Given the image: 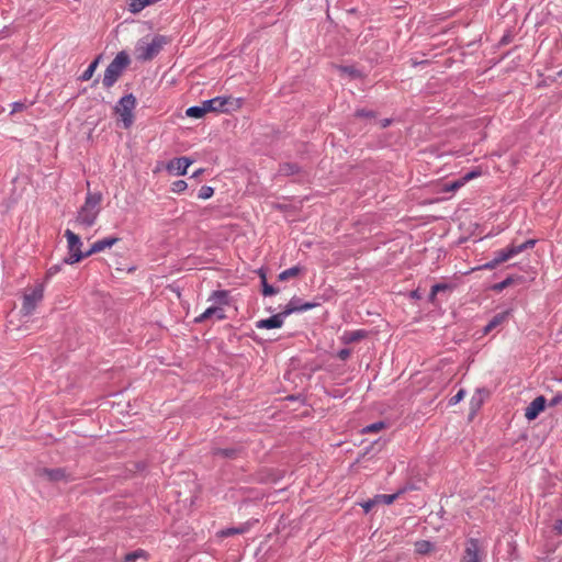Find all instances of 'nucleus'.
I'll use <instances>...</instances> for the list:
<instances>
[{"label":"nucleus","instance_id":"1","mask_svg":"<svg viewBox=\"0 0 562 562\" xmlns=\"http://www.w3.org/2000/svg\"><path fill=\"white\" fill-rule=\"evenodd\" d=\"M130 64L131 58L125 50L117 53L114 59L108 65L104 71V76L102 79L103 87L106 89L113 87Z\"/></svg>","mask_w":562,"mask_h":562},{"label":"nucleus","instance_id":"2","mask_svg":"<svg viewBox=\"0 0 562 562\" xmlns=\"http://www.w3.org/2000/svg\"><path fill=\"white\" fill-rule=\"evenodd\" d=\"M206 113H228L240 109L243 99L233 97H215L203 101Z\"/></svg>","mask_w":562,"mask_h":562},{"label":"nucleus","instance_id":"3","mask_svg":"<svg viewBox=\"0 0 562 562\" xmlns=\"http://www.w3.org/2000/svg\"><path fill=\"white\" fill-rule=\"evenodd\" d=\"M136 106V98L133 93L122 97L114 106V113L121 119L125 130L130 128L134 123V109Z\"/></svg>","mask_w":562,"mask_h":562},{"label":"nucleus","instance_id":"4","mask_svg":"<svg viewBox=\"0 0 562 562\" xmlns=\"http://www.w3.org/2000/svg\"><path fill=\"white\" fill-rule=\"evenodd\" d=\"M67 239L68 256L63 259V263L75 265L83 259L82 241L80 237L70 229L65 231Z\"/></svg>","mask_w":562,"mask_h":562},{"label":"nucleus","instance_id":"5","mask_svg":"<svg viewBox=\"0 0 562 562\" xmlns=\"http://www.w3.org/2000/svg\"><path fill=\"white\" fill-rule=\"evenodd\" d=\"M166 43L165 36L156 35L150 43L138 44L136 47L137 59L143 61L151 60L160 53Z\"/></svg>","mask_w":562,"mask_h":562},{"label":"nucleus","instance_id":"6","mask_svg":"<svg viewBox=\"0 0 562 562\" xmlns=\"http://www.w3.org/2000/svg\"><path fill=\"white\" fill-rule=\"evenodd\" d=\"M35 473L50 483H68L74 480L71 473L65 468H37Z\"/></svg>","mask_w":562,"mask_h":562},{"label":"nucleus","instance_id":"7","mask_svg":"<svg viewBox=\"0 0 562 562\" xmlns=\"http://www.w3.org/2000/svg\"><path fill=\"white\" fill-rule=\"evenodd\" d=\"M43 286L38 285L35 286L31 293L24 295L21 310L23 315L27 316L34 312L36 304L43 299Z\"/></svg>","mask_w":562,"mask_h":562},{"label":"nucleus","instance_id":"8","mask_svg":"<svg viewBox=\"0 0 562 562\" xmlns=\"http://www.w3.org/2000/svg\"><path fill=\"white\" fill-rule=\"evenodd\" d=\"M319 301H313V302H303L302 299L297 296H293L290 302L285 305L283 313H286V317L291 315L292 313L296 312H304L307 310H312L316 306H319Z\"/></svg>","mask_w":562,"mask_h":562},{"label":"nucleus","instance_id":"9","mask_svg":"<svg viewBox=\"0 0 562 562\" xmlns=\"http://www.w3.org/2000/svg\"><path fill=\"white\" fill-rule=\"evenodd\" d=\"M547 400L543 395L537 396L526 408L525 417L528 420L536 419L544 411Z\"/></svg>","mask_w":562,"mask_h":562},{"label":"nucleus","instance_id":"10","mask_svg":"<svg viewBox=\"0 0 562 562\" xmlns=\"http://www.w3.org/2000/svg\"><path fill=\"white\" fill-rule=\"evenodd\" d=\"M285 317H286V313H283L281 311L280 313L274 314L268 318L258 321L256 323V327L265 328V329L280 328L283 325Z\"/></svg>","mask_w":562,"mask_h":562},{"label":"nucleus","instance_id":"11","mask_svg":"<svg viewBox=\"0 0 562 562\" xmlns=\"http://www.w3.org/2000/svg\"><path fill=\"white\" fill-rule=\"evenodd\" d=\"M191 164L192 160L188 157L173 158L167 164V170L169 172H176L178 176H184Z\"/></svg>","mask_w":562,"mask_h":562},{"label":"nucleus","instance_id":"12","mask_svg":"<svg viewBox=\"0 0 562 562\" xmlns=\"http://www.w3.org/2000/svg\"><path fill=\"white\" fill-rule=\"evenodd\" d=\"M99 214L81 206L76 216V223L83 227H91L94 225Z\"/></svg>","mask_w":562,"mask_h":562},{"label":"nucleus","instance_id":"13","mask_svg":"<svg viewBox=\"0 0 562 562\" xmlns=\"http://www.w3.org/2000/svg\"><path fill=\"white\" fill-rule=\"evenodd\" d=\"M510 258H513V255H512L509 247H507L505 249H501L495 252V257L491 261L482 265L479 269L492 270V269L496 268L498 265H501L502 262L509 260Z\"/></svg>","mask_w":562,"mask_h":562},{"label":"nucleus","instance_id":"14","mask_svg":"<svg viewBox=\"0 0 562 562\" xmlns=\"http://www.w3.org/2000/svg\"><path fill=\"white\" fill-rule=\"evenodd\" d=\"M480 546L479 540L471 538L467 542L464 550L463 562H480Z\"/></svg>","mask_w":562,"mask_h":562},{"label":"nucleus","instance_id":"15","mask_svg":"<svg viewBox=\"0 0 562 562\" xmlns=\"http://www.w3.org/2000/svg\"><path fill=\"white\" fill-rule=\"evenodd\" d=\"M244 452V448L241 446L229 447V448H214L212 450L213 456H220L225 459H237Z\"/></svg>","mask_w":562,"mask_h":562},{"label":"nucleus","instance_id":"16","mask_svg":"<svg viewBox=\"0 0 562 562\" xmlns=\"http://www.w3.org/2000/svg\"><path fill=\"white\" fill-rule=\"evenodd\" d=\"M101 202H102V193L101 192H88L82 206L90 211H94L95 213L99 214L101 211V207H100Z\"/></svg>","mask_w":562,"mask_h":562},{"label":"nucleus","instance_id":"17","mask_svg":"<svg viewBox=\"0 0 562 562\" xmlns=\"http://www.w3.org/2000/svg\"><path fill=\"white\" fill-rule=\"evenodd\" d=\"M510 312L504 311L501 312L492 317V319L486 324V326L483 328V335L490 334L492 330L501 326L504 322L507 321Z\"/></svg>","mask_w":562,"mask_h":562},{"label":"nucleus","instance_id":"18","mask_svg":"<svg viewBox=\"0 0 562 562\" xmlns=\"http://www.w3.org/2000/svg\"><path fill=\"white\" fill-rule=\"evenodd\" d=\"M212 316H216L217 319H225L226 315L224 314L223 308L218 306H211L206 308L200 316H198L194 322L203 323Z\"/></svg>","mask_w":562,"mask_h":562},{"label":"nucleus","instance_id":"19","mask_svg":"<svg viewBox=\"0 0 562 562\" xmlns=\"http://www.w3.org/2000/svg\"><path fill=\"white\" fill-rule=\"evenodd\" d=\"M367 337V331L363 329L352 330V331H345L341 336V341L345 345L352 344L356 341H359Z\"/></svg>","mask_w":562,"mask_h":562},{"label":"nucleus","instance_id":"20","mask_svg":"<svg viewBox=\"0 0 562 562\" xmlns=\"http://www.w3.org/2000/svg\"><path fill=\"white\" fill-rule=\"evenodd\" d=\"M301 172V167L296 162L280 164L278 173L280 176L289 177Z\"/></svg>","mask_w":562,"mask_h":562},{"label":"nucleus","instance_id":"21","mask_svg":"<svg viewBox=\"0 0 562 562\" xmlns=\"http://www.w3.org/2000/svg\"><path fill=\"white\" fill-rule=\"evenodd\" d=\"M119 240L120 238L114 236L97 240L95 243L92 244V250L98 252L103 251L105 248H110L113 245H115Z\"/></svg>","mask_w":562,"mask_h":562},{"label":"nucleus","instance_id":"22","mask_svg":"<svg viewBox=\"0 0 562 562\" xmlns=\"http://www.w3.org/2000/svg\"><path fill=\"white\" fill-rule=\"evenodd\" d=\"M102 59V55L97 56L88 66V68L79 76L80 81H88L93 77V74Z\"/></svg>","mask_w":562,"mask_h":562},{"label":"nucleus","instance_id":"23","mask_svg":"<svg viewBox=\"0 0 562 562\" xmlns=\"http://www.w3.org/2000/svg\"><path fill=\"white\" fill-rule=\"evenodd\" d=\"M435 550V543L428 540H419L415 542V552L420 555L429 554Z\"/></svg>","mask_w":562,"mask_h":562},{"label":"nucleus","instance_id":"24","mask_svg":"<svg viewBox=\"0 0 562 562\" xmlns=\"http://www.w3.org/2000/svg\"><path fill=\"white\" fill-rule=\"evenodd\" d=\"M248 530H249V524H244L239 527H231V528L223 529L218 532V536L222 538H225V537H231V536H235V535H243V533L247 532Z\"/></svg>","mask_w":562,"mask_h":562},{"label":"nucleus","instance_id":"25","mask_svg":"<svg viewBox=\"0 0 562 562\" xmlns=\"http://www.w3.org/2000/svg\"><path fill=\"white\" fill-rule=\"evenodd\" d=\"M209 301H212L220 305H227L228 304V291H226V290L214 291L210 295Z\"/></svg>","mask_w":562,"mask_h":562},{"label":"nucleus","instance_id":"26","mask_svg":"<svg viewBox=\"0 0 562 562\" xmlns=\"http://www.w3.org/2000/svg\"><path fill=\"white\" fill-rule=\"evenodd\" d=\"M303 268L301 266H294V267H291L284 271H282L279 276H278V279L279 281H286L289 280L290 278H294V277H297L299 274H301L303 272Z\"/></svg>","mask_w":562,"mask_h":562},{"label":"nucleus","instance_id":"27","mask_svg":"<svg viewBox=\"0 0 562 562\" xmlns=\"http://www.w3.org/2000/svg\"><path fill=\"white\" fill-rule=\"evenodd\" d=\"M520 279H521V277L508 276L502 282L493 284L491 289L495 292H502L503 290H505L506 288L514 284L517 280H520Z\"/></svg>","mask_w":562,"mask_h":562},{"label":"nucleus","instance_id":"28","mask_svg":"<svg viewBox=\"0 0 562 562\" xmlns=\"http://www.w3.org/2000/svg\"><path fill=\"white\" fill-rule=\"evenodd\" d=\"M186 114L189 117H193V119H201V117H203L206 114V111H205L203 102L201 103V105L190 106L187 110Z\"/></svg>","mask_w":562,"mask_h":562},{"label":"nucleus","instance_id":"29","mask_svg":"<svg viewBox=\"0 0 562 562\" xmlns=\"http://www.w3.org/2000/svg\"><path fill=\"white\" fill-rule=\"evenodd\" d=\"M402 494V491H397L394 494H379L375 495L374 498L376 501V504L383 503L385 505L392 504L400 495Z\"/></svg>","mask_w":562,"mask_h":562},{"label":"nucleus","instance_id":"30","mask_svg":"<svg viewBox=\"0 0 562 562\" xmlns=\"http://www.w3.org/2000/svg\"><path fill=\"white\" fill-rule=\"evenodd\" d=\"M261 286H262V295L263 296H271V295H274L277 294L279 291L278 289H276L273 285L269 284L267 282V277H266V273H262V282H261Z\"/></svg>","mask_w":562,"mask_h":562},{"label":"nucleus","instance_id":"31","mask_svg":"<svg viewBox=\"0 0 562 562\" xmlns=\"http://www.w3.org/2000/svg\"><path fill=\"white\" fill-rule=\"evenodd\" d=\"M214 194V189L210 186H202L199 190L198 198L202 200L210 199Z\"/></svg>","mask_w":562,"mask_h":562},{"label":"nucleus","instance_id":"32","mask_svg":"<svg viewBox=\"0 0 562 562\" xmlns=\"http://www.w3.org/2000/svg\"><path fill=\"white\" fill-rule=\"evenodd\" d=\"M463 184H464V182L461 178V179L452 181L450 183H446L443 191L445 192H453V191L458 190L459 188H461Z\"/></svg>","mask_w":562,"mask_h":562},{"label":"nucleus","instance_id":"33","mask_svg":"<svg viewBox=\"0 0 562 562\" xmlns=\"http://www.w3.org/2000/svg\"><path fill=\"white\" fill-rule=\"evenodd\" d=\"M355 116L356 117H363V119H373L375 117V112L372 111V110H367V109H358L356 112H355Z\"/></svg>","mask_w":562,"mask_h":562},{"label":"nucleus","instance_id":"34","mask_svg":"<svg viewBox=\"0 0 562 562\" xmlns=\"http://www.w3.org/2000/svg\"><path fill=\"white\" fill-rule=\"evenodd\" d=\"M188 188V183L184 180H177L171 186V191L175 193H181Z\"/></svg>","mask_w":562,"mask_h":562},{"label":"nucleus","instance_id":"35","mask_svg":"<svg viewBox=\"0 0 562 562\" xmlns=\"http://www.w3.org/2000/svg\"><path fill=\"white\" fill-rule=\"evenodd\" d=\"M385 427V423L376 422L363 428V432H376Z\"/></svg>","mask_w":562,"mask_h":562},{"label":"nucleus","instance_id":"36","mask_svg":"<svg viewBox=\"0 0 562 562\" xmlns=\"http://www.w3.org/2000/svg\"><path fill=\"white\" fill-rule=\"evenodd\" d=\"M145 552L143 550H135L133 552L127 553L124 557L125 562H135L139 557L144 555Z\"/></svg>","mask_w":562,"mask_h":562},{"label":"nucleus","instance_id":"37","mask_svg":"<svg viewBox=\"0 0 562 562\" xmlns=\"http://www.w3.org/2000/svg\"><path fill=\"white\" fill-rule=\"evenodd\" d=\"M64 265L65 263H63V261H61L60 263L54 265L50 268H48V270L46 272V278L48 279V278H52L53 276L57 274L61 270Z\"/></svg>","mask_w":562,"mask_h":562},{"label":"nucleus","instance_id":"38","mask_svg":"<svg viewBox=\"0 0 562 562\" xmlns=\"http://www.w3.org/2000/svg\"><path fill=\"white\" fill-rule=\"evenodd\" d=\"M464 395L465 391L463 389L459 390L458 393L449 400V405L458 404L460 401L463 400Z\"/></svg>","mask_w":562,"mask_h":562},{"label":"nucleus","instance_id":"39","mask_svg":"<svg viewBox=\"0 0 562 562\" xmlns=\"http://www.w3.org/2000/svg\"><path fill=\"white\" fill-rule=\"evenodd\" d=\"M340 69L353 78L360 77V71L352 66H344Z\"/></svg>","mask_w":562,"mask_h":562},{"label":"nucleus","instance_id":"40","mask_svg":"<svg viewBox=\"0 0 562 562\" xmlns=\"http://www.w3.org/2000/svg\"><path fill=\"white\" fill-rule=\"evenodd\" d=\"M508 247H509V249L512 251L513 257L518 255V254H520V252H522V251H525V250H527V248L525 247L524 243L520 244V245L512 244Z\"/></svg>","mask_w":562,"mask_h":562},{"label":"nucleus","instance_id":"41","mask_svg":"<svg viewBox=\"0 0 562 562\" xmlns=\"http://www.w3.org/2000/svg\"><path fill=\"white\" fill-rule=\"evenodd\" d=\"M351 355V349L342 348L338 351L337 358L341 361H346Z\"/></svg>","mask_w":562,"mask_h":562},{"label":"nucleus","instance_id":"42","mask_svg":"<svg viewBox=\"0 0 562 562\" xmlns=\"http://www.w3.org/2000/svg\"><path fill=\"white\" fill-rule=\"evenodd\" d=\"M431 288L434 289V292L438 293L451 289V285L448 283H436Z\"/></svg>","mask_w":562,"mask_h":562},{"label":"nucleus","instance_id":"43","mask_svg":"<svg viewBox=\"0 0 562 562\" xmlns=\"http://www.w3.org/2000/svg\"><path fill=\"white\" fill-rule=\"evenodd\" d=\"M481 175V171L480 170H472L470 172H468L465 176L462 177V180L463 182L465 183L467 181L477 177Z\"/></svg>","mask_w":562,"mask_h":562},{"label":"nucleus","instance_id":"44","mask_svg":"<svg viewBox=\"0 0 562 562\" xmlns=\"http://www.w3.org/2000/svg\"><path fill=\"white\" fill-rule=\"evenodd\" d=\"M374 505H376V501H375V498H372V499H369L368 502L363 503L362 507L366 513H369L373 508Z\"/></svg>","mask_w":562,"mask_h":562},{"label":"nucleus","instance_id":"45","mask_svg":"<svg viewBox=\"0 0 562 562\" xmlns=\"http://www.w3.org/2000/svg\"><path fill=\"white\" fill-rule=\"evenodd\" d=\"M25 109V104L22 102H14L12 103V111L11 114L23 111Z\"/></svg>","mask_w":562,"mask_h":562},{"label":"nucleus","instance_id":"46","mask_svg":"<svg viewBox=\"0 0 562 562\" xmlns=\"http://www.w3.org/2000/svg\"><path fill=\"white\" fill-rule=\"evenodd\" d=\"M562 403V393H558L557 395H554L550 402H549V406H555L558 404Z\"/></svg>","mask_w":562,"mask_h":562},{"label":"nucleus","instance_id":"47","mask_svg":"<svg viewBox=\"0 0 562 562\" xmlns=\"http://www.w3.org/2000/svg\"><path fill=\"white\" fill-rule=\"evenodd\" d=\"M553 530L558 533V535H562V519H558L554 525H553Z\"/></svg>","mask_w":562,"mask_h":562},{"label":"nucleus","instance_id":"48","mask_svg":"<svg viewBox=\"0 0 562 562\" xmlns=\"http://www.w3.org/2000/svg\"><path fill=\"white\" fill-rule=\"evenodd\" d=\"M536 243H537V239H528L524 244L527 249H531L535 247Z\"/></svg>","mask_w":562,"mask_h":562},{"label":"nucleus","instance_id":"49","mask_svg":"<svg viewBox=\"0 0 562 562\" xmlns=\"http://www.w3.org/2000/svg\"><path fill=\"white\" fill-rule=\"evenodd\" d=\"M392 123V120L391 119H383L382 121H380V125L382 128H386L387 126H390Z\"/></svg>","mask_w":562,"mask_h":562},{"label":"nucleus","instance_id":"50","mask_svg":"<svg viewBox=\"0 0 562 562\" xmlns=\"http://www.w3.org/2000/svg\"><path fill=\"white\" fill-rule=\"evenodd\" d=\"M93 254H98V251L92 250L91 246L87 251H82L83 259L92 256Z\"/></svg>","mask_w":562,"mask_h":562},{"label":"nucleus","instance_id":"51","mask_svg":"<svg viewBox=\"0 0 562 562\" xmlns=\"http://www.w3.org/2000/svg\"><path fill=\"white\" fill-rule=\"evenodd\" d=\"M471 404H472V406H473V407H474V406H475V407H480V406H481V404H482V400H481V398L475 400V397H472Z\"/></svg>","mask_w":562,"mask_h":562},{"label":"nucleus","instance_id":"52","mask_svg":"<svg viewBox=\"0 0 562 562\" xmlns=\"http://www.w3.org/2000/svg\"><path fill=\"white\" fill-rule=\"evenodd\" d=\"M436 295H437V292H434V289L431 288V291H430V293H429V301H430L431 303H434V302H435V297H436Z\"/></svg>","mask_w":562,"mask_h":562},{"label":"nucleus","instance_id":"53","mask_svg":"<svg viewBox=\"0 0 562 562\" xmlns=\"http://www.w3.org/2000/svg\"><path fill=\"white\" fill-rule=\"evenodd\" d=\"M204 172V169H199L196 170L193 175H192V178H198L200 175H202Z\"/></svg>","mask_w":562,"mask_h":562},{"label":"nucleus","instance_id":"54","mask_svg":"<svg viewBox=\"0 0 562 562\" xmlns=\"http://www.w3.org/2000/svg\"><path fill=\"white\" fill-rule=\"evenodd\" d=\"M422 64H428V60H422V61H413V66L422 65Z\"/></svg>","mask_w":562,"mask_h":562},{"label":"nucleus","instance_id":"55","mask_svg":"<svg viewBox=\"0 0 562 562\" xmlns=\"http://www.w3.org/2000/svg\"><path fill=\"white\" fill-rule=\"evenodd\" d=\"M258 273H259L260 279L262 280V273H266V272L263 271V269H259Z\"/></svg>","mask_w":562,"mask_h":562},{"label":"nucleus","instance_id":"56","mask_svg":"<svg viewBox=\"0 0 562 562\" xmlns=\"http://www.w3.org/2000/svg\"><path fill=\"white\" fill-rule=\"evenodd\" d=\"M412 295H413V296H415V297H419V295H418L417 291H413V292H412Z\"/></svg>","mask_w":562,"mask_h":562},{"label":"nucleus","instance_id":"57","mask_svg":"<svg viewBox=\"0 0 562 562\" xmlns=\"http://www.w3.org/2000/svg\"><path fill=\"white\" fill-rule=\"evenodd\" d=\"M99 82V79H94L93 82H92V87L97 86V83Z\"/></svg>","mask_w":562,"mask_h":562},{"label":"nucleus","instance_id":"58","mask_svg":"<svg viewBox=\"0 0 562 562\" xmlns=\"http://www.w3.org/2000/svg\"><path fill=\"white\" fill-rule=\"evenodd\" d=\"M559 75H560V76L562 75V70L559 72Z\"/></svg>","mask_w":562,"mask_h":562}]
</instances>
